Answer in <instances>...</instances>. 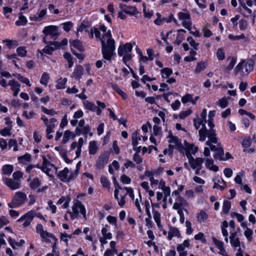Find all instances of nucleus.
<instances>
[{
    "mask_svg": "<svg viewBox=\"0 0 256 256\" xmlns=\"http://www.w3.org/2000/svg\"><path fill=\"white\" fill-rule=\"evenodd\" d=\"M199 140L204 142L206 137L208 140L206 142V144L208 146L210 150L215 152L214 158L220 160H225L224 157V151L220 144L218 143V138L214 130H208L206 128L198 131Z\"/></svg>",
    "mask_w": 256,
    "mask_h": 256,
    "instance_id": "nucleus-1",
    "label": "nucleus"
},
{
    "mask_svg": "<svg viewBox=\"0 0 256 256\" xmlns=\"http://www.w3.org/2000/svg\"><path fill=\"white\" fill-rule=\"evenodd\" d=\"M100 30L104 34H102L101 39L102 52L104 59L111 62L112 56L115 54L116 50L115 42L112 38L110 30L106 31V27L104 25H101Z\"/></svg>",
    "mask_w": 256,
    "mask_h": 256,
    "instance_id": "nucleus-2",
    "label": "nucleus"
},
{
    "mask_svg": "<svg viewBox=\"0 0 256 256\" xmlns=\"http://www.w3.org/2000/svg\"><path fill=\"white\" fill-rule=\"evenodd\" d=\"M36 232L40 234L41 238L44 242H53L52 246V251L54 254H56L57 252V246L56 242L58 239L55 236L52 234L49 233L48 232L44 230L42 226L40 224H38L36 227Z\"/></svg>",
    "mask_w": 256,
    "mask_h": 256,
    "instance_id": "nucleus-3",
    "label": "nucleus"
},
{
    "mask_svg": "<svg viewBox=\"0 0 256 256\" xmlns=\"http://www.w3.org/2000/svg\"><path fill=\"white\" fill-rule=\"evenodd\" d=\"M72 212H68L70 214L72 220L77 218L80 214L83 218L86 220V210L84 206L78 200H76L74 201L72 206Z\"/></svg>",
    "mask_w": 256,
    "mask_h": 256,
    "instance_id": "nucleus-4",
    "label": "nucleus"
},
{
    "mask_svg": "<svg viewBox=\"0 0 256 256\" xmlns=\"http://www.w3.org/2000/svg\"><path fill=\"white\" fill-rule=\"evenodd\" d=\"M253 68L254 64L252 60H243L238 64L236 67L235 71L236 73H239L241 76H244L248 75Z\"/></svg>",
    "mask_w": 256,
    "mask_h": 256,
    "instance_id": "nucleus-5",
    "label": "nucleus"
},
{
    "mask_svg": "<svg viewBox=\"0 0 256 256\" xmlns=\"http://www.w3.org/2000/svg\"><path fill=\"white\" fill-rule=\"evenodd\" d=\"M42 166H40L38 164L34 165L35 168L40 169L43 172L49 176H52L53 173L56 172V168L51 164L46 158V156H42Z\"/></svg>",
    "mask_w": 256,
    "mask_h": 256,
    "instance_id": "nucleus-6",
    "label": "nucleus"
},
{
    "mask_svg": "<svg viewBox=\"0 0 256 256\" xmlns=\"http://www.w3.org/2000/svg\"><path fill=\"white\" fill-rule=\"evenodd\" d=\"M26 198V195L25 193L22 192H16L8 206L11 208L20 206L25 203Z\"/></svg>",
    "mask_w": 256,
    "mask_h": 256,
    "instance_id": "nucleus-7",
    "label": "nucleus"
},
{
    "mask_svg": "<svg viewBox=\"0 0 256 256\" xmlns=\"http://www.w3.org/2000/svg\"><path fill=\"white\" fill-rule=\"evenodd\" d=\"M178 18L182 20V25L186 29L190 30L192 28V22L190 20V14L186 9H184L178 13Z\"/></svg>",
    "mask_w": 256,
    "mask_h": 256,
    "instance_id": "nucleus-8",
    "label": "nucleus"
},
{
    "mask_svg": "<svg viewBox=\"0 0 256 256\" xmlns=\"http://www.w3.org/2000/svg\"><path fill=\"white\" fill-rule=\"evenodd\" d=\"M109 157V152L105 151L101 153L96 161L95 164L96 168L98 169L104 168L108 162Z\"/></svg>",
    "mask_w": 256,
    "mask_h": 256,
    "instance_id": "nucleus-9",
    "label": "nucleus"
},
{
    "mask_svg": "<svg viewBox=\"0 0 256 256\" xmlns=\"http://www.w3.org/2000/svg\"><path fill=\"white\" fill-rule=\"evenodd\" d=\"M42 32L46 36H50L51 38H56L60 35L58 28L56 26L50 25L45 26Z\"/></svg>",
    "mask_w": 256,
    "mask_h": 256,
    "instance_id": "nucleus-10",
    "label": "nucleus"
},
{
    "mask_svg": "<svg viewBox=\"0 0 256 256\" xmlns=\"http://www.w3.org/2000/svg\"><path fill=\"white\" fill-rule=\"evenodd\" d=\"M3 182L12 190H16L20 188L21 184L19 181L7 178H2Z\"/></svg>",
    "mask_w": 256,
    "mask_h": 256,
    "instance_id": "nucleus-11",
    "label": "nucleus"
},
{
    "mask_svg": "<svg viewBox=\"0 0 256 256\" xmlns=\"http://www.w3.org/2000/svg\"><path fill=\"white\" fill-rule=\"evenodd\" d=\"M188 160L189 164L192 170L202 168V163L204 162V158H194L192 157L189 158Z\"/></svg>",
    "mask_w": 256,
    "mask_h": 256,
    "instance_id": "nucleus-12",
    "label": "nucleus"
},
{
    "mask_svg": "<svg viewBox=\"0 0 256 256\" xmlns=\"http://www.w3.org/2000/svg\"><path fill=\"white\" fill-rule=\"evenodd\" d=\"M186 155L188 159L193 157L192 154H194L198 150V147L194 146V144L186 142L184 148Z\"/></svg>",
    "mask_w": 256,
    "mask_h": 256,
    "instance_id": "nucleus-13",
    "label": "nucleus"
},
{
    "mask_svg": "<svg viewBox=\"0 0 256 256\" xmlns=\"http://www.w3.org/2000/svg\"><path fill=\"white\" fill-rule=\"evenodd\" d=\"M58 176L62 181L64 182H68L72 180L71 172L67 168H65L63 170L60 171L58 174Z\"/></svg>",
    "mask_w": 256,
    "mask_h": 256,
    "instance_id": "nucleus-14",
    "label": "nucleus"
},
{
    "mask_svg": "<svg viewBox=\"0 0 256 256\" xmlns=\"http://www.w3.org/2000/svg\"><path fill=\"white\" fill-rule=\"evenodd\" d=\"M41 120H43L45 126H46V132H54L55 127L54 122H56V120L54 118H52L48 120L44 116H42Z\"/></svg>",
    "mask_w": 256,
    "mask_h": 256,
    "instance_id": "nucleus-15",
    "label": "nucleus"
},
{
    "mask_svg": "<svg viewBox=\"0 0 256 256\" xmlns=\"http://www.w3.org/2000/svg\"><path fill=\"white\" fill-rule=\"evenodd\" d=\"M188 206V203L183 197L179 196L175 199V202L173 204L174 209L184 208Z\"/></svg>",
    "mask_w": 256,
    "mask_h": 256,
    "instance_id": "nucleus-16",
    "label": "nucleus"
},
{
    "mask_svg": "<svg viewBox=\"0 0 256 256\" xmlns=\"http://www.w3.org/2000/svg\"><path fill=\"white\" fill-rule=\"evenodd\" d=\"M120 8L124 13L130 16H136L138 14V11L134 6H130L121 4H120Z\"/></svg>",
    "mask_w": 256,
    "mask_h": 256,
    "instance_id": "nucleus-17",
    "label": "nucleus"
},
{
    "mask_svg": "<svg viewBox=\"0 0 256 256\" xmlns=\"http://www.w3.org/2000/svg\"><path fill=\"white\" fill-rule=\"evenodd\" d=\"M132 49V46L130 43L127 42L124 45H120L118 48V54L122 56L123 54L130 53Z\"/></svg>",
    "mask_w": 256,
    "mask_h": 256,
    "instance_id": "nucleus-18",
    "label": "nucleus"
},
{
    "mask_svg": "<svg viewBox=\"0 0 256 256\" xmlns=\"http://www.w3.org/2000/svg\"><path fill=\"white\" fill-rule=\"evenodd\" d=\"M168 142L170 143L168 146L170 150H173L174 148L180 146L181 144L180 140L176 136L170 134L168 136Z\"/></svg>",
    "mask_w": 256,
    "mask_h": 256,
    "instance_id": "nucleus-19",
    "label": "nucleus"
},
{
    "mask_svg": "<svg viewBox=\"0 0 256 256\" xmlns=\"http://www.w3.org/2000/svg\"><path fill=\"white\" fill-rule=\"evenodd\" d=\"M32 212H33L32 211L28 212L26 214L22 216L18 220V222H20L23 221L24 220H25L23 224V226L24 227H26L28 226L33 219Z\"/></svg>",
    "mask_w": 256,
    "mask_h": 256,
    "instance_id": "nucleus-20",
    "label": "nucleus"
},
{
    "mask_svg": "<svg viewBox=\"0 0 256 256\" xmlns=\"http://www.w3.org/2000/svg\"><path fill=\"white\" fill-rule=\"evenodd\" d=\"M91 127L88 125H85L82 128H80L79 127H76L75 130L76 134L77 136H80L81 134L86 135L88 134L90 136L93 135L92 132H90Z\"/></svg>",
    "mask_w": 256,
    "mask_h": 256,
    "instance_id": "nucleus-21",
    "label": "nucleus"
},
{
    "mask_svg": "<svg viewBox=\"0 0 256 256\" xmlns=\"http://www.w3.org/2000/svg\"><path fill=\"white\" fill-rule=\"evenodd\" d=\"M8 85L11 87V90L14 92L13 96H16L20 89V84L14 80H9Z\"/></svg>",
    "mask_w": 256,
    "mask_h": 256,
    "instance_id": "nucleus-22",
    "label": "nucleus"
},
{
    "mask_svg": "<svg viewBox=\"0 0 256 256\" xmlns=\"http://www.w3.org/2000/svg\"><path fill=\"white\" fill-rule=\"evenodd\" d=\"M230 241L232 246L234 248L240 247V238L238 236L236 232L230 233Z\"/></svg>",
    "mask_w": 256,
    "mask_h": 256,
    "instance_id": "nucleus-23",
    "label": "nucleus"
},
{
    "mask_svg": "<svg viewBox=\"0 0 256 256\" xmlns=\"http://www.w3.org/2000/svg\"><path fill=\"white\" fill-rule=\"evenodd\" d=\"M206 167L210 170L216 172L218 170V167L214 164V160L212 158H204Z\"/></svg>",
    "mask_w": 256,
    "mask_h": 256,
    "instance_id": "nucleus-24",
    "label": "nucleus"
},
{
    "mask_svg": "<svg viewBox=\"0 0 256 256\" xmlns=\"http://www.w3.org/2000/svg\"><path fill=\"white\" fill-rule=\"evenodd\" d=\"M208 214L204 210H201L196 214L197 220L199 223H206L208 218Z\"/></svg>",
    "mask_w": 256,
    "mask_h": 256,
    "instance_id": "nucleus-25",
    "label": "nucleus"
},
{
    "mask_svg": "<svg viewBox=\"0 0 256 256\" xmlns=\"http://www.w3.org/2000/svg\"><path fill=\"white\" fill-rule=\"evenodd\" d=\"M180 236V232L178 228L170 226L169 231L168 232V238L171 240L173 237H179Z\"/></svg>",
    "mask_w": 256,
    "mask_h": 256,
    "instance_id": "nucleus-26",
    "label": "nucleus"
},
{
    "mask_svg": "<svg viewBox=\"0 0 256 256\" xmlns=\"http://www.w3.org/2000/svg\"><path fill=\"white\" fill-rule=\"evenodd\" d=\"M153 217L155 222L156 224L158 227L159 230L162 229V225L161 224V214H160L157 210H153Z\"/></svg>",
    "mask_w": 256,
    "mask_h": 256,
    "instance_id": "nucleus-27",
    "label": "nucleus"
},
{
    "mask_svg": "<svg viewBox=\"0 0 256 256\" xmlns=\"http://www.w3.org/2000/svg\"><path fill=\"white\" fill-rule=\"evenodd\" d=\"M193 121H194V125L196 130H198V128H200V126H202V128H201V130L202 128H206V126H205V124L206 123V120H204L198 117L196 118H194Z\"/></svg>",
    "mask_w": 256,
    "mask_h": 256,
    "instance_id": "nucleus-28",
    "label": "nucleus"
},
{
    "mask_svg": "<svg viewBox=\"0 0 256 256\" xmlns=\"http://www.w3.org/2000/svg\"><path fill=\"white\" fill-rule=\"evenodd\" d=\"M70 46L78 49L80 52L84 50V47L82 42L78 40H72L70 42Z\"/></svg>",
    "mask_w": 256,
    "mask_h": 256,
    "instance_id": "nucleus-29",
    "label": "nucleus"
},
{
    "mask_svg": "<svg viewBox=\"0 0 256 256\" xmlns=\"http://www.w3.org/2000/svg\"><path fill=\"white\" fill-rule=\"evenodd\" d=\"M84 68L81 66H78L76 67L74 72L72 73L73 76L76 79L81 78L83 74Z\"/></svg>",
    "mask_w": 256,
    "mask_h": 256,
    "instance_id": "nucleus-30",
    "label": "nucleus"
},
{
    "mask_svg": "<svg viewBox=\"0 0 256 256\" xmlns=\"http://www.w3.org/2000/svg\"><path fill=\"white\" fill-rule=\"evenodd\" d=\"M98 150V146L96 142L91 141L89 143L88 152L90 154H95Z\"/></svg>",
    "mask_w": 256,
    "mask_h": 256,
    "instance_id": "nucleus-31",
    "label": "nucleus"
},
{
    "mask_svg": "<svg viewBox=\"0 0 256 256\" xmlns=\"http://www.w3.org/2000/svg\"><path fill=\"white\" fill-rule=\"evenodd\" d=\"M227 60L230 61V62L228 66L225 68L224 70L226 72H228L233 68L236 63V60L234 57H230L228 58Z\"/></svg>",
    "mask_w": 256,
    "mask_h": 256,
    "instance_id": "nucleus-32",
    "label": "nucleus"
},
{
    "mask_svg": "<svg viewBox=\"0 0 256 256\" xmlns=\"http://www.w3.org/2000/svg\"><path fill=\"white\" fill-rule=\"evenodd\" d=\"M14 170V166L11 164H5L2 168V173L5 175H10Z\"/></svg>",
    "mask_w": 256,
    "mask_h": 256,
    "instance_id": "nucleus-33",
    "label": "nucleus"
},
{
    "mask_svg": "<svg viewBox=\"0 0 256 256\" xmlns=\"http://www.w3.org/2000/svg\"><path fill=\"white\" fill-rule=\"evenodd\" d=\"M18 159L20 163L26 164L30 161L31 155L29 154H26L23 156H19Z\"/></svg>",
    "mask_w": 256,
    "mask_h": 256,
    "instance_id": "nucleus-34",
    "label": "nucleus"
},
{
    "mask_svg": "<svg viewBox=\"0 0 256 256\" xmlns=\"http://www.w3.org/2000/svg\"><path fill=\"white\" fill-rule=\"evenodd\" d=\"M66 78H60L57 80L56 88L58 90L64 89L66 88V84L67 82Z\"/></svg>",
    "mask_w": 256,
    "mask_h": 256,
    "instance_id": "nucleus-35",
    "label": "nucleus"
},
{
    "mask_svg": "<svg viewBox=\"0 0 256 256\" xmlns=\"http://www.w3.org/2000/svg\"><path fill=\"white\" fill-rule=\"evenodd\" d=\"M13 76L16 77L22 82L26 84L28 86H31L29 80L22 76V74L16 73L14 74Z\"/></svg>",
    "mask_w": 256,
    "mask_h": 256,
    "instance_id": "nucleus-36",
    "label": "nucleus"
},
{
    "mask_svg": "<svg viewBox=\"0 0 256 256\" xmlns=\"http://www.w3.org/2000/svg\"><path fill=\"white\" fill-rule=\"evenodd\" d=\"M83 104L85 108L90 110L92 112H95L96 110V106L92 102L88 100H85L83 102Z\"/></svg>",
    "mask_w": 256,
    "mask_h": 256,
    "instance_id": "nucleus-37",
    "label": "nucleus"
},
{
    "mask_svg": "<svg viewBox=\"0 0 256 256\" xmlns=\"http://www.w3.org/2000/svg\"><path fill=\"white\" fill-rule=\"evenodd\" d=\"M160 72L162 78H168L172 74V70L170 68H165L160 70Z\"/></svg>",
    "mask_w": 256,
    "mask_h": 256,
    "instance_id": "nucleus-38",
    "label": "nucleus"
},
{
    "mask_svg": "<svg viewBox=\"0 0 256 256\" xmlns=\"http://www.w3.org/2000/svg\"><path fill=\"white\" fill-rule=\"evenodd\" d=\"M50 79V76L46 72H44L42 74L41 78L40 79V83L46 86L48 84V80Z\"/></svg>",
    "mask_w": 256,
    "mask_h": 256,
    "instance_id": "nucleus-39",
    "label": "nucleus"
},
{
    "mask_svg": "<svg viewBox=\"0 0 256 256\" xmlns=\"http://www.w3.org/2000/svg\"><path fill=\"white\" fill-rule=\"evenodd\" d=\"M50 45H54L56 48H58L61 46H64L68 44V40L66 38L63 39L60 42H50Z\"/></svg>",
    "mask_w": 256,
    "mask_h": 256,
    "instance_id": "nucleus-40",
    "label": "nucleus"
},
{
    "mask_svg": "<svg viewBox=\"0 0 256 256\" xmlns=\"http://www.w3.org/2000/svg\"><path fill=\"white\" fill-rule=\"evenodd\" d=\"M100 182L104 188L110 190V183L106 176H102L101 177Z\"/></svg>",
    "mask_w": 256,
    "mask_h": 256,
    "instance_id": "nucleus-41",
    "label": "nucleus"
},
{
    "mask_svg": "<svg viewBox=\"0 0 256 256\" xmlns=\"http://www.w3.org/2000/svg\"><path fill=\"white\" fill-rule=\"evenodd\" d=\"M40 185V180L37 178H34L30 183V187L33 190H38Z\"/></svg>",
    "mask_w": 256,
    "mask_h": 256,
    "instance_id": "nucleus-42",
    "label": "nucleus"
},
{
    "mask_svg": "<svg viewBox=\"0 0 256 256\" xmlns=\"http://www.w3.org/2000/svg\"><path fill=\"white\" fill-rule=\"evenodd\" d=\"M231 208V203L227 200H224L222 204V212L224 214H227L228 213L230 210Z\"/></svg>",
    "mask_w": 256,
    "mask_h": 256,
    "instance_id": "nucleus-43",
    "label": "nucleus"
},
{
    "mask_svg": "<svg viewBox=\"0 0 256 256\" xmlns=\"http://www.w3.org/2000/svg\"><path fill=\"white\" fill-rule=\"evenodd\" d=\"M142 7H143V12H144V17L148 18H150L154 14L153 11L152 10H150L148 9L147 10L145 3L142 4Z\"/></svg>",
    "mask_w": 256,
    "mask_h": 256,
    "instance_id": "nucleus-44",
    "label": "nucleus"
},
{
    "mask_svg": "<svg viewBox=\"0 0 256 256\" xmlns=\"http://www.w3.org/2000/svg\"><path fill=\"white\" fill-rule=\"evenodd\" d=\"M108 226H106L105 227L103 228L102 230V234L103 237H104L108 240H110L112 238V234L108 232Z\"/></svg>",
    "mask_w": 256,
    "mask_h": 256,
    "instance_id": "nucleus-45",
    "label": "nucleus"
},
{
    "mask_svg": "<svg viewBox=\"0 0 256 256\" xmlns=\"http://www.w3.org/2000/svg\"><path fill=\"white\" fill-rule=\"evenodd\" d=\"M132 146L138 145V132L134 131L132 135Z\"/></svg>",
    "mask_w": 256,
    "mask_h": 256,
    "instance_id": "nucleus-46",
    "label": "nucleus"
},
{
    "mask_svg": "<svg viewBox=\"0 0 256 256\" xmlns=\"http://www.w3.org/2000/svg\"><path fill=\"white\" fill-rule=\"evenodd\" d=\"M16 52L18 56L20 57H24L26 56L27 51L24 47L20 46L17 48Z\"/></svg>",
    "mask_w": 256,
    "mask_h": 256,
    "instance_id": "nucleus-47",
    "label": "nucleus"
},
{
    "mask_svg": "<svg viewBox=\"0 0 256 256\" xmlns=\"http://www.w3.org/2000/svg\"><path fill=\"white\" fill-rule=\"evenodd\" d=\"M27 22V20L26 18L24 16H20L18 20H17L16 22V25L20 26H24Z\"/></svg>",
    "mask_w": 256,
    "mask_h": 256,
    "instance_id": "nucleus-48",
    "label": "nucleus"
},
{
    "mask_svg": "<svg viewBox=\"0 0 256 256\" xmlns=\"http://www.w3.org/2000/svg\"><path fill=\"white\" fill-rule=\"evenodd\" d=\"M72 135V132L70 130H66L64 134V136L62 138V142L64 144L68 142V141L70 140Z\"/></svg>",
    "mask_w": 256,
    "mask_h": 256,
    "instance_id": "nucleus-49",
    "label": "nucleus"
},
{
    "mask_svg": "<svg viewBox=\"0 0 256 256\" xmlns=\"http://www.w3.org/2000/svg\"><path fill=\"white\" fill-rule=\"evenodd\" d=\"M253 234V231L250 228H246L244 232V235L247 238V240L250 242L252 240V235Z\"/></svg>",
    "mask_w": 256,
    "mask_h": 256,
    "instance_id": "nucleus-50",
    "label": "nucleus"
},
{
    "mask_svg": "<svg viewBox=\"0 0 256 256\" xmlns=\"http://www.w3.org/2000/svg\"><path fill=\"white\" fill-rule=\"evenodd\" d=\"M52 46L54 45H50V44L49 46H46L42 50L43 52L48 54H52L56 48L52 47Z\"/></svg>",
    "mask_w": 256,
    "mask_h": 256,
    "instance_id": "nucleus-51",
    "label": "nucleus"
},
{
    "mask_svg": "<svg viewBox=\"0 0 256 256\" xmlns=\"http://www.w3.org/2000/svg\"><path fill=\"white\" fill-rule=\"evenodd\" d=\"M138 195H139V199L138 198L136 199V200L134 201V204H135L136 206V207L137 209L139 211V212H142V209L141 208L140 204L142 203V195H141V194L140 192H139Z\"/></svg>",
    "mask_w": 256,
    "mask_h": 256,
    "instance_id": "nucleus-52",
    "label": "nucleus"
},
{
    "mask_svg": "<svg viewBox=\"0 0 256 256\" xmlns=\"http://www.w3.org/2000/svg\"><path fill=\"white\" fill-rule=\"evenodd\" d=\"M190 245V240H186L182 244H179L177 246V250H184L186 248H188Z\"/></svg>",
    "mask_w": 256,
    "mask_h": 256,
    "instance_id": "nucleus-53",
    "label": "nucleus"
},
{
    "mask_svg": "<svg viewBox=\"0 0 256 256\" xmlns=\"http://www.w3.org/2000/svg\"><path fill=\"white\" fill-rule=\"evenodd\" d=\"M22 116L26 119H31L34 118L36 116V113L34 111L32 110L30 112L24 111L22 113Z\"/></svg>",
    "mask_w": 256,
    "mask_h": 256,
    "instance_id": "nucleus-54",
    "label": "nucleus"
},
{
    "mask_svg": "<svg viewBox=\"0 0 256 256\" xmlns=\"http://www.w3.org/2000/svg\"><path fill=\"white\" fill-rule=\"evenodd\" d=\"M182 102L183 104H185L188 102H192V96L190 94H186L182 98Z\"/></svg>",
    "mask_w": 256,
    "mask_h": 256,
    "instance_id": "nucleus-55",
    "label": "nucleus"
},
{
    "mask_svg": "<svg viewBox=\"0 0 256 256\" xmlns=\"http://www.w3.org/2000/svg\"><path fill=\"white\" fill-rule=\"evenodd\" d=\"M186 40L188 42L190 46L193 47L195 50H198V46L199 44L196 43L192 36L188 37Z\"/></svg>",
    "mask_w": 256,
    "mask_h": 256,
    "instance_id": "nucleus-56",
    "label": "nucleus"
},
{
    "mask_svg": "<svg viewBox=\"0 0 256 256\" xmlns=\"http://www.w3.org/2000/svg\"><path fill=\"white\" fill-rule=\"evenodd\" d=\"M41 110L44 113L52 116L56 114L57 113L53 109L48 110L44 106H41Z\"/></svg>",
    "mask_w": 256,
    "mask_h": 256,
    "instance_id": "nucleus-57",
    "label": "nucleus"
},
{
    "mask_svg": "<svg viewBox=\"0 0 256 256\" xmlns=\"http://www.w3.org/2000/svg\"><path fill=\"white\" fill-rule=\"evenodd\" d=\"M118 253V250L114 248H110L106 250L104 254V256H114L115 254Z\"/></svg>",
    "mask_w": 256,
    "mask_h": 256,
    "instance_id": "nucleus-58",
    "label": "nucleus"
},
{
    "mask_svg": "<svg viewBox=\"0 0 256 256\" xmlns=\"http://www.w3.org/2000/svg\"><path fill=\"white\" fill-rule=\"evenodd\" d=\"M162 20L164 22H165L167 23H170L172 21L175 24H178V20L174 18L172 14H170L167 18H164Z\"/></svg>",
    "mask_w": 256,
    "mask_h": 256,
    "instance_id": "nucleus-59",
    "label": "nucleus"
},
{
    "mask_svg": "<svg viewBox=\"0 0 256 256\" xmlns=\"http://www.w3.org/2000/svg\"><path fill=\"white\" fill-rule=\"evenodd\" d=\"M228 38L230 40H240L244 39L246 38V36L244 34H241L239 36H234L232 34H230L228 36Z\"/></svg>",
    "mask_w": 256,
    "mask_h": 256,
    "instance_id": "nucleus-60",
    "label": "nucleus"
},
{
    "mask_svg": "<svg viewBox=\"0 0 256 256\" xmlns=\"http://www.w3.org/2000/svg\"><path fill=\"white\" fill-rule=\"evenodd\" d=\"M206 64L204 62H198L196 66V68H195V71L196 72H199L200 71L204 70L206 68Z\"/></svg>",
    "mask_w": 256,
    "mask_h": 256,
    "instance_id": "nucleus-61",
    "label": "nucleus"
},
{
    "mask_svg": "<svg viewBox=\"0 0 256 256\" xmlns=\"http://www.w3.org/2000/svg\"><path fill=\"white\" fill-rule=\"evenodd\" d=\"M216 56L218 60H222L225 58V54L222 49L219 48L216 52Z\"/></svg>",
    "mask_w": 256,
    "mask_h": 256,
    "instance_id": "nucleus-62",
    "label": "nucleus"
},
{
    "mask_svg": "<svg viewBox=\"0 0 256 256\" xmlns=\"http://www.w3.org/2000/svg\"><path fill=\"white\" fill-rule=\"evenodd\" d=\"M30 20L39 22L41 21L43 19V18L37 12L36 14H31L30 16Z\"/></svg>",
    "mask_w": 256,
    "mask_h": 256,
    "instance_id": "nucleus-63",
    "label": "nucleus"
},
{
    "mask_svg": "<svg viewBox=\"0 0 256 256\" xmlns=\"http://www.w3.org/2000/svg\"><path fill=\"white\" fill-rule=\"evenodd\" d=\"M64 30L66 32H69L73 26V24L70 22H68L62 24Z\"/></svg>",
    "mask_w": 256,
    "mask_h": 256,
    "instance_id": "nucleus-64",
    "label": "nucleus"
}]
</instances>
